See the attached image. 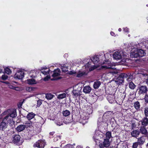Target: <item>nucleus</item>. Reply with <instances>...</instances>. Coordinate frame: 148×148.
Here are the masks:
<instances>
[{
    "label": "nucleus",
    "mask_w": 148,
    "mask_h": 148,
    "mask_svg": "<svg viewBox=\"0 0 148 148\" xmlns=\"http://www.w3.org/2000/svg\"><path fill=\"white\" fill-rule=\"evenodd\" d=\"M111 56L110 53H107L102 56H94L91 58V60L94 64L99 62L102 65L101 66L102 69H115V64L111 62L109 58Z\"/></svg>",
    "instance_id": "nucleus-1"
},
{
    "label": "nucleus",
    "mask_w": 148,
    "mask_h": 148,
    "mask_svg": "<svg viewBox=\"0 0 148 148\" xmlns=\"http://www.w3.org/2000/svg\"><path fill=\"white\" fill-rule=\"evenodd\" d=\"M6 116L3 118V121L0 123V130H3L7 127L6 121L9 123L10 126L14 125V122L12 118L16 116V111L15 110L8 109L4 112L2 114L1 116Z\"/></svg>",
    "instance_id": "nucleus-2"
},
{
    "label": "nucleus",
    "mask_w": 148,
    "mask_h": 148,
    "mask_svg": "<svg viewBox=\"0 0 148 148\" xmlns=\"http://www.w3.org/2000/svg\"><path fill=\"white\" fill-rule=\"evenodd\" d=\"M113 57L114 59L116 60H121L120 64L121 65H125L128 60L126 53H124L123 51H118L114 52L113 54Z\"/></svg>",
    "instance_id": "nucleus-3"
},
{
    "label": "nucleus",
    "mask_w": 148,
    "mask_h": 148,
    "mask_svg": "<svg viewBox=\"0 0 148 148\" xmlns=\"http://www.w3.org/2000/svg\"><path fill=\"white\" fill-rule=\"evenodd\" d=\"M105 134L99 130H96L93 136V139L97 144L99 142L100 138H103Z\"/></svg>",
    "instance_id": "nucleus-4"
},
{
    "label": "nucleus",
    "mask_w": 148,
    "mask_h": 148,
    "mask_svg": "<svg viewBox=\"0 0 148 148\" xmlns=\"http://www.w3.org/2000/svg\"><path fill=\"white\" fill-rule=\"evenodd\" d=\"M128 76H129V74H127L125 73H122L115 80V81L116 84L118 85H120L122 83L124 82V79L127 78Z\"/></svg>",
    "instance_id": "nucleus-5"
},
{
    "label": "nucleus",
    "mask_w": 148,
    "mask_h": 148,
    "mask_svg": "<svg viewBox=\"0 0 148 148\" xmlns=\"http://www.w3.org/2000/svg\"><path fill=\"white\" fill-rule=\"evenodd\" d=\"M21 137L18 135L14 136L12 139V142L14 144L18 145H20L22 144L23 142L20 140Z\"/></svg>",
    "instance_id": "nucleus-6"
},
{
    "label": "nucleus",
    "mask_w": 148,
    "mask_h": 148,
    "mask_svg": "<svg viewBox=\"0 0 148 148\" xmlns=\"http://www.w3.org/2000/svg\"><path fill=\"white\" fill-rule=\"evenodd\" d=\"M45 145L44 140H40L36 142L34 145V147L38 148H43Z\"/></svg>",
    "instance_id": "nucleus-7"
},
{
    "label": "nucleus",
    "mask_w": 148,
    "mask_h": 148,
    "mask_svg": "<svg viewBox=\"0 0 148 148\" xmlns=\"http://www.w3.org/2000/svg\"><path fill=\"white\" fill-rule=\"evenodd\" d=\"M91 62H88L83 67V69H84L85 68V70H86L87 72H88V70L90 71L94 70L97 67L94 65L93 66L91 65Z\"/></svg>",
    "instance_id": "nucleus-8"
},
{
    "label": "nucleus",
    "mask_w": 148,
    "mask_h": 148,
    "mask_svg": "<svg viewBox=\"0 0 148 148\" xmlns=\"http://www.w3.org/2000/svg\"><path fill=\"white\" fill-rule=\"evenodd\" d=\"M110 142L108 139H104L103 142L100 143L99 147L100 148L108 147L110 145Z\"/></svg>",
    "instance_id": "nucleus-9"
},
{
    "label": "nucleus",
    "mask_w": 148,
    "mask_h": 148,
    "mask_svg": "<svg viewBox=\"0 0 148 148\" xmlns=\"http://www.w3.org/2000/svg\"><path fill=\"white\" fill-rule=\"evenodd\" d=\"M24 72L20 70H18L15 75L14 77L16 79H21L24 77Z\"/></svg>",
    "instance_id": "nucleus-10"
},
{
    "label": "nucleus",
    "mask_w": 148,
    "mask_h": 148,
    "mask_svg": "<svg viewBox=\"0 0 148 148\" xmlns=\"http://www.w3.org/2000/svg\"><path fill=\"white\" fill-rule=\"evenodd\" d=\"M60 71L59 69H57L54 71V73L52 76L53 77V78L51 79V80H54L60 79V78H57L56 77L57 76H59L60 75Z\"/></svg>",
    "instance_id": "nucleus-11"
},
{
    "label": "nucleus",
    "mask_w": 148,
    "mask_h": 148,
    "mask_svg": "<svg viewBox=\"0 0 148 148\" xmlns=\"http://www.w3.org/2000/svg\"><path fill=\"white\" fill-rule=\"evenodd\" d=\"M87 74V72L86 70L81 69L77 73L76 77H82L86 75Z\"/></svg>",
    "instance_id": "nucleus-12"
},
{
    "label": "nucleus",
    "mask_w": 148,
    "mask_h": 148,
    "mask_svg": "<svg viewBox=\"0 0 148 148\" xmlns=\"http://www.w3.org/2000/svg\"><path fill=\"white\" fill-rule=\"evenodd\" d=\"M138 93L140 94L145 93L147 91V88L146 86H140L138 88Z\"/></svg>",
    "instance_id": "nucleus-13"
},
{
    "label": "nucleus",
    "mask_w": 148,
    "mask_h": 148,
    "mask_svg": "<svg viewBox=\"0 0 148 148\" xmlns=\"http://www.w3.org/2000/svg\"><path fill=\"white\" fill-rule=\"evenodd\" d=\"M84 110L86 114L89 115L91 114L92 112V107L91 106H85L84 107Z\"/></svg>",
    "instance_id": "nucleus-14"
},
{
    "label": "nucleus",
    "mask_w": 148,
    "mask_h": 148,
    "mask_svg": "<svg viewBox=\"0 0 148 148\" xmlns=\"http://www.w3.org/2000/svg\"><path fill=\"white\" fill-rule=\"evenodd\" d=\"M89 118V115L86 113H84L81 116V122L84 123L86 122V120H88Z\"/></svg>",
    "instance_id": "nucleus-15"
},
{
    "label": "nucleus",
    "mask_w": 148,
    "mask_h": 148,
    "mask_svg": "<svg viewBox=\"0 0 148 148\" xmlns=\"http://www.w3.org/2000/svg\"><path fill=\"white\" fill-rule=\"evenodd\" d=\"M130 56L132 58H137L139 57L137 49L135 48L132 50L130 53Z\"/></svg>",
    "instance_id": "nucleus-16"
},
{
    "label": "nucleus",
    "mask_w": 148,
    "mask_h": 148,
    "mask_svg": "<svg viewBox=\"0 0 148 148\" xmlns=\"http://www.w3.org/2000/svg\"><path fill=\"white\" fill-rule=\"evenodd\" d=\"M75 88V87L73 88V93L74 96L76 97L79 96L80 95L81 91L80 88H78L77 90Z\"/></svg>",
    "instance_id": "nucleus-17"
},
{
    "label": "nucleus",
    "mask_w": 148,
    "mask_h": 148,
    "mask_svg": "<svg viewBox=\"0 0 148 148\" xmlns=\"http://www.w3.org/2000/svg\"><path fill=\"white\" fill-rule=\"evenodd\" d=\"M91 90L92 88L90 86H86L84 87L83 91L85 93H89L91 91Z\"/></svg>",
    "instance_id": "nucleus-18"
},
{
    "label": "nucleus",
    "mask_w": 148,
    "mask_h": 148,
    "mask_svg": "<svg viewBox=\"0 0 148 148\" xmlns=\"http://www.w3.org/2000/svg\"><path fill=\"white\" fill-rule=\"evenodd\" d=\"M145 138L144 136H142L138 139L137 142L140 145H141L144 144L145 142Z\"/></svg>",
    "instance_id": "nucleus-19"
},
{
    "label": "nucleus",
    "mask_w": 148,
    "mask_h": 148,
    "mask_svg": "<svg viewBox=\"0 0 148 148\" xmlns=\"http://www.w3.org/2000/svg\"><path fill=\"white\" fill-rule=\"evenodd\" d=\"M140 132L138 130H133L131 133L132 136L134 137H136L138 136Z\"/></svg>",
    "instance_id": "nucleus-20"
},
{
    "label": "nucleus",
    "mask_w": 148,
    "mask_h": 148,
    "mask_svg": "<svg viewBox=\"0 0 148 148\" xmlns=\"http://www.w3.org/2000/svg\"><path fill=\"white\" fill-rule=\"evenodd\" d=\"M137 51L138 56L139 57H142L145 55V53L143 50L141 49H137Z\"/></svg>",
    "instance_id": "nucleus-21"
},
{
    "label": "nucleus",
    "mask_w": 148,
    "mask_h": 148,
    "mask_svg": "<svg viewBox=\"0 0 148 148\" xmlns=\"http://www.w3.org/2000/svg\"><path fill=\"white\" fill-rule=\"evenodd\" d=\"M45 97L48 100H50L52 99L55 96L50 93H47L45 94Z\"/></svg>",
    "instance_id": "nucleus-22"
},
{
    "label": "nucleus",
    "mask_w": 148,
    "mask_h": 148,
    "mask_svg": "<svg viewBox=\"0 0 148 148\" xmlns=\"http://www.w3.org/2000/svg\"><path fill=\"white\" fill-rule=\"evenodd\" d=\"M25 125H19L16 128V130L18 132H21L24 130L25 128Z\"/></svg>",
    "instance_id": "nucleus-23"
},
{
    "label": "nucleus",
    "mask_w": 148,
    "mask_h": 148,
    "mask_svg": "<svg viewBox=\"0 0 148 148\" xmlns=\"http://www.w3.org/2000/svg\"><path fill=\"white\" fill-rule=\"evenodd\" d=\"M107 99L109 102L110 103H112L114 101V97L113 95H109L107 97Z\"/></svg>",
    "instance_id": "nucleus-24"
},
{
    "label": "nucleus",
    "mask_w": 148,
    "mask_h": 148,
    "mask_svg": "<svg viewBox=\"0 0 148 148\" xmlns=\"http://www.w3.org/2000/svg\"><path fill=\"white\" fill-rule=\"evenodd\" d=\"M111 114V112L110 111H108L106 112L103 114V117L104 118L108 119L110 117Z\"/></svg>",
    "instance_id": "nucleus-25"
},
{
    "label": "nucleus",
    "mask_w": 148,
    "mask_h": 148,
    "mask_svg": "<svg viewBox=\"0 0 148 148\" xmlns=\"http://www.w3.org/2000/svg\"><path fill=\"white\" fill-rule=\"evenodd\" d=\"M101 84V82L98 81H97L95 82L93 85V88L95 89L98 88Z\"/></svg>",
    "instance_id": "nucleus-26"
},
{
    "label": "nucleus",
    "mask_w": 148,
    "mask_h": 148,
    "mask_svg": "<svg viewBox=\"0 0 148 148\" xmlns=\"http://www.w3.org/2000/svg\"><path fill=\"white\" fill-rule=\"evenodd\" d=\"M142 125L144 126H145L148 125V119L145 118L143 119L141 121Z\"/></svg>",
    "instance_id": "nucleus-27"
},
{
    "label": "nucleus",
    "mask_w": 148,
    "mask_h": 148,
    "mask_svg": "<svg viewBox=\"0 0 148 148\" xmlns=\"http://www.w3.org/2000/svg\"><path fill=\"white\" fill-rule=\"evenodd\" d=\"M27 82L29 84H33L36 83V81L33 79H27Z\"/></svg>",
    "instance_id": "nucleus-28"
},
{
    "label": "nucleus",
    "mask_w": 148,
    "mask_h": 148,
    "mask_svg": "<svg viewBox=\"0 0 148 148\" xmlns=\"http://www.w3.org/2000/svg\"><path fill=\"white\" fill-rule=\"evenodd\" d=\"M35 115V114L33 112H30L28 114L27 117L29 120H30L33 119Z\"/></svg>",
    "instance_id": "nucleus-29"
},
{
    "label": "nucleus",
    "mask_w": 148,
    "mask_h": 148,
    "mask_svg": "<svg viewBox=\"0 0 148 148\" xmlns=\"http://www.w3.org/2000/svg\"><path fill=\"white\" fill-rule=\"evenodd\" d=\"M140 130V132L143 134L146 135L147 133V129L144 127H141Z\"/></svg>",
    "instance_id": "nucleus-30"
},
{
    "label": "nucleus",
    "mask_w": 148,
    "mask_h": 148,
    "mask_svg": "<svg viewBox=\"0 0 148 148\" xmlns=\"http://www.w3.org/2000/svg\"><path fill=\"white\" fill-rule=\"evenodd\" d=\"M134 106L136 110H138L140 108L139 102L138 101L135 102L134 103Z\"/></svg>",
    "instance_id": "nucleus-31"
},
{
    "label": "nucleus",
    "mask_w": 148,
    "mask_h": 148,
    "mask_svg": "<svg viewBox=\"0 0 148 148\" xmlns=\"http://www.w3.org/2000/svg\"><path fill=\"white\" fill-rule=\"evenodd\" d=\"M66 94L65 93H63L59 95L57 97V98L59 99H62L66 97Z\"/></svg>",
    "instance_id": "nucleus-32"
},
{
    "label": "nucleus",
    "mask_w": 148,
    "mask_h": 148,
    "mask_svg": "<svg viewBox=\"0 0 148 148\" xmlns=\"http://www.w3.org/2000/svg\"><path fill=\"white\" fill-rule=\"evenodd\" d=\"M106 138L105 139H108L109 140V139L111 137V133L110 132H107L106 134Z\"/></svg>",
    "instance_id": "nucleus-33"
},
{
    "label": "nucleus",
    "mask_w": 148,
    "mask_h": 148,
    "mask_svg": "<svg viewBox=\"0 0 148 148\" xmlns=\"http://www.w3.org/2000/svg\"><path fill=\"white\" fill-rule=\"evenodd\" d=\"M2 82L7 84H8V86L10 88L13 89H16V88H15V87L13 86L10 83L8 82Z\"/></svg>",
    "instance_id": "nucleus-34"
},
{
    "label": "nucleus",
    "mask_w": 148,
    "mask_h": 148,
    "mask_svg": "<svg viewBox=\"0 0 148 148\" xmlns=\"http://www.w3.org/2000/svg\"><path fill=\"white\" fill-rule=\"evenodd\" d=\"M61 68L62 71L64 72H66L68 71L69 69L68 67L66 66L65 65H63V66H61Z\"/></svg>",
    "instance_id": "nucleus-35"
},
{
    "label": "nucleus",
    "mask_w": 148,
    "mask_h": 148,
    "mask_svg": "<svg viewBox=\"0 0 148 148\" xmlns=\"http://www.w3.org/2000/svg\"><path fill=\"white\" fill-rule=\"evenodd\" d=\"M70 112L68 110H66L63 112V115L65 116H68L70 115Z\"/></svg>",
    "instance_id": "nucleus-36"
},
{
    "label": "nucleus",
    "mask_w": 148,
    "mask_h": 148,
    "mask_svg": "<svg viewBox=\"0 0 148 148\" xmlns=\"http://www.w3.org/2000/svg\"><path fill=\"white\" fill-rule=\"evenodd\" d=\"M129 87L131 89H134L135 87V85L132 82H131L129 83Z\"/></svg>",
    "instance_id": "nucleus-37"
},
{
    "label": "nucleus",
    "mask_w": 148,
    "mask_h": 148,
    "mask_svg": "<svg viewBox=\"0 0 148 148\" xmlns=\"http://www.w3.org/2000/svg\"><path fill=\"white\" fill-rule=\"evenodd\" d=\"M5 73L9 75L11 73L12 71L10 69L6 67L5 69Z\"/></svg>",
    "instance_id": "nucleus-38"
},
{
    "label": "nucleus",
    "mask_w": 148,
    "mask_h": 148,
    "mask_svg": "<svg viewBox=\"0 0 148 148\" xmlns=\"http://www.w3.org/2000/svg\"><path fill=\"white\" fill-rule=\"evenodd\" d=\"M25 123V126H27V127H30L32 125V122L30 121H28L27 122H26L25 123Z\"/></svg>",
    "instance_id": "nucleus-39"
},
{
    "label": "nucleus",
    "mask_w": 148,
    "mask_h": 148,
    "mask_svg": "<svg viewBox=\"0 0 148 148\" xmlns=\"http://www.w3.org/2000/svg\"><path fill=\"white\" fill-rule=\"evenodd\" d=\"M35 89V88H34L32 87H27L26 88V90L29 92H31L34 91Z\"/></svg>",
    "instance_id": "nucleus-40"
},
{
    "label": "nucleus",
    "mask_w": 148,
    "mask_h": 148,
    "mask_svg": "<svg viewBox=\"0 0 148 148\" xmlns=\"http://www.w3.org/2000/svg\"><path fill=\"white\" fill-rule=\"evenodd\" d=\"M49 70L48 69L47 71H45L42 70L41 71V72L45 75H47L49 73Z\"/></svg>",
    "instance_id": "nucleus-41"
},
{
    "label": "nucleus",
    "mask_w": 148,
    "mask_h": 148,
    "mask_svg": "<svg viewBox=\"0 0 148 148\" xmlns=\"http://www.w3.org/2000/svg\"><path fill=\"white\" fill-rule=\"evenodd\" d=\"M8 77V76L7 75L4 74L2 75L1 79L3 80H5L7 79Z\"/></svg>",
    "instance_id": "nucleus-42"
},
{
    "label": "nucleus",
    "mask_w": 148,
    "mask_h": 148,
    "mask_svg": "<svg viewBox=\"0 0 148 148\" xmlns=\"http://www.w3.org/2000/svg\"><path fill=\"white\" fill-rule=\"evenodd\" d=\"M60 137L58 135H56L54 136V141H57L59 139H60Z\"/></svg>",
    "instance_id": "nucleus-43"
},
{
    "label": "nucleus",
    "mask_w": 148,
    "mask_h": 148,
    "mask_svg": "<svg viewBox=\"0 0 148 148\" xmlns=\"http://www.w3.org/2000/svg\"><path fill=\"white\" fill-rule=\"evenodd\" d=\"M55 123L58 126H60L63 124V123L62 122L58 121H56Z\"/></svg>",
    "instance_id": "nucleus-44"
},
{
    "label": "nucleus",
    "mask_w": 148,
    "mask_h": 148,
    "mask_svg": "<svg viewBox=\"0 0 148 148\" xmlns=\"http://www.w3.org/2000/svg\"><path fill=\"white\" fill-rule=\"evenodd\" d=\"M138 145H139V144L138 142L134 143L133 144V145H132V148H136L137 147Z\"/></svg>",
    "instance_id": "nucleus-45"
},
{
    "label": "nucleus",
    "mask_w": 148,
    "mask_h": 148,
    "mask_svg": "<svg viewBox=\"0 0 148 148\" xmlns=\"http://www.w3.org/2000/svg\"><path fill=\"white\" fill-rule=\"evenodd\" d=\"M55 132H50L49 133V137L50 138H52L53 137H54L56 135H54Z\"/></svg>",
    "instance_id": "nucleus-46"
},
{
    "label": "nucleus",
    "mask_w": 148,
    "mask_h": 148,
    "mask_svg": "<svg viewBox=\"0 0 148 148\" xmlns=\"http://www.w3.org/2000/svg\"><path fill=\"white\" fill-rule=\"evenodd\" d=\"M145 113L146 116H148V107L145 108Z\"/></svg>",
    "instance_id": "nucleus-47"
},
{
    "label": "nucleus",
    "mask_w": 148,
    "mask_h": 148,
    "mask_svg": "<svg viewBox=\"0 0 148 148\" xmlns=\"http://www.w3.org/2000/svg\"><path fill=\"white\" fill-rule=\"evenodd\" d=\"M42 103V100H38L37 102V106H39Z\"/></svg>",
    "instance_id": "nucleus-48"
},
{
    "label": "nucleus",
    "mask_w": 148,
    "mask_h": 148,
    "mask_svg": "<svg viewBox=\"0 0 148 148\" xmlns=\"http://www.w3.org/2000/svg\"><path fill=\"white\" fill-rule=\"evenodd\" d=\"M50 76L49 75L45 77L44 78V80L45 81H47L50 78Z\"/></svg>",
    "instance_id": "nucleus-49"
},
{
    "label": "nucleus",
    "mask_w": 148,
    "mask_h": 148,
    "mask_svg": "<svg viewBox=\"0 0 148 148\" xmlns=\"http://www.w3.org/2000/svg\"><path fill=\"white\" fill-rule=\"evenodd\" d=\"M40 123L41 125L43 124L45 122L44 120L41 117L40 118Z\"/></svg>",
    "instance_id": "nucleus-50"
},
{
    "label": "nucleus",
    "mask_w": 148,
    "mask_h": 148,
    "mask_svg": "<svg viewBox=\"0 0 148 148\" xmlns=\"http://www.w3.org/2000/svg\"><path fill=\"white\" fill-rule=\"evenodd\" d=\"M123 31L125 32H127V33H128L129 32V29L128 28H127V27H125L123 28Z\"/></svg>",
    "instance_id": "nucleus-51"
},
{
    "label": "nucleus",
    "mask_w": 148,
    "mask_h": 148,
    "mask_svg": "<svg viewBox=\"0 0 148 148\" xmlns=\"http://www.w3.org/2000/svg\"><path fill=\"white\" fill-rule=\"evenodd\" d=\"M145 100L146 102H148V95H146L145 97Z\"/></svg>",
    "instance_id": "nucleus-52"
},
{
    "label": "nucleus",
    "mask_w": 148,
    "mask_h": 148,
    "mask_svg": "<svg viewBox=\"0 0 148 148\" xmlns=\"http://www.w3.org/2000/svg\"><path fill=\"white\" fill-rule=\"evenodd\" d=\"M141 74H142V75H143V76H145V77H147V79H146V80H147L148 81V75L146 73H142Z\"/></svg>",
    "instance_id": "nucleus-53"
},
{
    "label": "nucleus",
    "mask_w": 148,
    "mask_h": 148,
    "mask_svg": "<svg viewBox=\"0 0 148 148\" xmlns=\"http://www.w3.org/2000/svg\"><path fill=\"white\" fill-rule=\"evenodd\" d=\"M76 72L74 71H71L69 72V74L70 75H73Z\"/></svg>",
    "instance_id": "nucleus-54"
},
{
    "label": "nucleus",
    "mask_w": 148,
    "mask_h": 148,
    "mask_svg": "<svg viewBox=\"0 0 148 148\" xmlns=\"http://www.w3.org/2000/svg\"><path fill=\"white\" fill-rule=\"evenodd\" d=\"M110 34L112 36H115V34L113 32H111Z\"/></svg>",
    "instance_id": "nucleus-55"
},
{
    "label": "nucleus",
    "mask_w": 148,
    "mask_h": 148,
    "mask_svg": "<svg viewBox=\"0 0 148 148\" xmlns=\"http://www.w3.org/2000/svg\"><path fill=\"white\" fill-rule=\"evenodd\" d=\"M15 88H16V89H14L15 90H19V88L18 87H15Z\"/></svg>",
    "instance_id": "nucleus-56"
},
{
    "label": "nucleus",
    "mask_w": 148,
    "mask_h": 148,
    "mask_svg": "<svg viewBox=\"0 0 148 148\" xmlns=\"http://www.w3.org/2000/svg\"><path fill=\"white\" fill-rule=\"evenodd\" d=\"M68 56V55L67 54H65L64 55V57H67Z\"/></svg>",
    "instance_id": "nucleus-57"
},
{
    "label": "nucleus",
    "mask_w": 148,
    "mask_h": 148,
    "mask_svg": "<svg viewBox=\"0 0 148 148\" xmlns=\"http://www.w3.org/2000/svg\"><path fill=\"white\" fill-rule=\"evenodd\" d=\"M2 72V69L0 68V73Z\"/></svg>",
    "instance_id": "nucleus-58"
},
{
    "label": "nucleus",
    "mask_w": 148,
    "mask_h": 148,
    "mask_svg": "<svg viewBox=\"0 0 148 148\" xmlns=\"http://www.w3.org/2000/svg\"><path fill=\"white\" fill-rule=\"evenodd\" d=\"M121 29L120 28H119V29H118V31H119V32H121Z\"/></svg>",
    "instance_id": "nucleus-59"
},
{
    "label": "nucleus",
    "mask_w": 148,
    "mask_h": 148,
    "mask_svg": "<svg viewBox=\"0 0 148 148\" xmlns=\"http://www.w3.org/2000/svg\"><path fill=\"white\" fill-rule=\"evenodd\" d=\"M100 123H101V122H98V125H101Z\"/></svg>",
    "instance_id": "nucleus-60"
},
{
    "label": "nucleus",
    "mask_w": 148,
    "mask_h": 148,
    "mask_svg": "<svg viewBox=\"0 0 148 148\" xmlns=\"http://www.w3.org/2000/svg\"><path fill=\"white\" fill-rule=\"evenodd\" d=\"M130 79L129 78V77L127 79V81H129L130 80Z\"/></svg>",
    "instance_id": "nucleus-61"
},
{
    "label": "nucleus",
    "mask_w": 148,
    "mask_h": 148,
    "mask_svg": "<svg viewBox=\"0 0 148 148\" xmlns=\"http://www.w3.org/2000/svg\"><path fill=\"white\" fill-rule=\"evenodd\" d=\"M44 69H47V68L46 67H45V68H43Z\"/></svg>",
    "instance_id": "nucleus-62"
},
{
    "label": "nucleus",
    "mask_w": 148,
    "mask_h": 148,
    "mask_svg": "<svg viewBox=\"0 0 148 148\" xmlns=\"http://www.w3.org/2000/svg\"><path fill=\"white\" fill-rule=\"evenodd\" d=\"M128 36L129 37H130V34L128 35Z\"/></svg>",
    "instance_id": "nucleus-63"
},
{
    "label": "nucleus",
    "mask_w": 148,
    "mask_h": 148,
    "mask_svg": "<svg viewBox=\"0 0 148 148\" xmlns=\"http://www.w3.org/2000/svg\"><path fill=\"white\" fill-rule=\"evenodd\" d=\"M86 148H90L89 147H87Z\"/></svg>",
    "instance_id": "nucleus-64"
}]
</instances>
